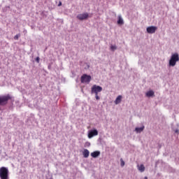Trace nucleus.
<instances>
[{
	"label": "nucleus",
	"instance_id": "nucleus-1",
	"mask_svg": "<svg viewBox=\"0 0 179 179\" xmlns=\"http://www.w3.org/2000/svg\"><path fill=\"white\" fill-rule=\"evenodd\" d=\"M179 62V55L177 52H175L171 55V59L169 62V66L170 67H174L177 62Z\"/></svg>",
	"mask_w": 179,
	"mask_h": 179
},
{
	"label": "nucleus",
	"instance_id": "nucleus-2",
	"mask_svg": "<svg viewBox=\"0 0 179 179\" xmlns=\"http://www.w3.org/2000/svg\"><path fill=\"white\" fill-rule=\"evenodd\" d=\"M0 179H10L8 167L2 166L0 168Z\"/></svg>",
	"mask_w": 179,
	"mask_h": 179
},
{
	"label": "nucleus",
	"instance_id": "nucleus-3",
	"mask_svg": "<svg viewBox=\"0 0 179 179\" xmlns=\"http://www.w3.org/2000/svg\"><path fill=\"white\" fill-rule=\"evenodd\" d=\"M11 99V96L10 94L4 95V96H0V106H6L8 100Z\"/></svg>",
	"mask_w": 179,
	"mask_h": 179
},
{
	"label": "nucleus",
	"instance_id": "nucleus-4",
	"mask_svg": "<svg viewBox=\"0 0 179 179\" xmlns=\"http://www.w3.org/2000/svg\"><path fill=\"white\" fill-rule=\"evenodd\" d=\"M103 91V87H100L99 85H94L91 88V94L97 95L99 93Z\"/></svg>",
	"mask_w": 179,
	"mask_h": 179
},
{
	"label": "nucleus",
	"instance_id": "nucleus-5",
	"mask_svg": "<svg viewBox=\"0 0 179 179\" xmlns=\"http://www.w3.org/2000/svg\"><path fill=\"white\" fill-rule=\"evenodd\" d=\"M92 80V76H88L87 74H83L81 76V83H90V81Z\"/></svg>",
	"mask_w": 179,
	"mask_h": 179
},
{
	"label": "nucleus",
	"instance_id": "nucleus-6",
	"mask_svg": "<svg viewBox=\"0 0 179 179\" xmlns=\"http://www.w3.org/2000/svg\"><path fill=\"white\" fill-rule=\"evenodd\" d=\"M98 135H99V131L94 129L88 131L87 136H88V138L92 139L93 137L97 136Z\"/></svg>",
	"mask_w": 179,
	"mask_h": 179
},
{
	"label": "nucleus",
	"instance_id": "nucleus-7",
	"mask_svg": "<svg viewBox=\"0 0 179 179\" xmlns=\"http://www.w3.org/2000/svg\"><path fill=\"white\" fill-rule=\"evenodd\" d=\"M88 17H89L88 13H84L82 14H78L77 15V19H78V20H86V19H88Z\"/></svg>",
	"mask_w": 179,
	"mask_h": 179
},
{
	"label": "nucleus",
	"instance_id": "nucleus-8",
	"mask_svg": "<svg viewBox=\"0 0 179 179\" xmlns=\"http://www.w3.org/2000/svg\"><path fill=\"white\" fill-rule=\"evenodd\" d=\"M157 30V27L150 26L147 27V32L149 33V34H153L154 33H156Z\"/></svg>",
	"mask_w": 179,
	"mask_h": 179
},
{
	"label": "nucleus",
	"instance_id": "nucleus-9",
	"mask_svg": "<svg viewBox=\"0 0 179 179\" xmlns=\"http://www.w3.org/2000/svg\"><path fill=\"white\" fill-rule=\"evenodd\" d=\"M122 101V96L119 95V96H117V97L116 98V99L115 101V104L118 105V104L121 103Z\"/></svg>",
	"mask_w": 179,
	"mask_h": 179
},
{
	"label": "nucleus",
	"instance_id": "nucleus-10",
	"mask_svg": "<svg viewBox=\"0 0 179 179\" xmlns=\"http://www.w3.org/2000/svg\"><path fill=\"white\" fill-rule=\"evenodd\" d=\"M143 130H145V126L135 128V131L136 132V134H141L143 131Z\"/></svg>",
	"mask_w": 179,
	"mask_h": 179
},
{
	"label": "nucleus",
	"instance_id": "nucleus-11",
	"mask_svg": "<svg viewBox=\"0 0 179 179\" xmlns=\"http://www.w3.org/2000/svg\"><path fill=\"white\" fill-rule=\"evenodd\" d=\"M90 155V152L87 149H85L83 152V155L84 158H88L89 155Z\"/></svg>",
	"mask_w": 179,
	"mask_h": 179
},
{
	"label": "nucleus",
	"instance_id": "nucleus-12",
	"mask_svg": "<svg viewBox=\"0 0 179 179\" xmlns=\"http://www.w3.org/2000/svg\"><path fill=\"white\" fill-rule=\"evenodd\" d=\"M100 156V151H94L91 153V157L92 158H97Z\"/></svg>",
	"mask_w": 179,
	"mask_h": 179
},
{
	"label": "nucleus",
	"instance_id": "nucleus-13",
	"mask_svg": "<svg viewBox=\"0 0 179 179\" xmlns=\"http://www.w3.org/2000/svg\"><path fill=\"white\" fill-rule=\"evenodd\" d=\"M145 95L148 98L153 97L155 96V92L153 90H150L146 92Z\"/></svg>",
	"mask_w": 179,
	"mask_h": 179
},
{
	"label": "nucleus",
	"instance_id": "nucleus-14",
	"mask_svg": "<svg viewBox=\"0 0 179 179\" xmlns=\"http://www.w3.org/2000/svg\"><path fill=\"white\" fill-rule=\"evenodd\" d=\"M118 49V46H117V45L114 44H111L110 46V50L113 52H115Z\"/></svg>",
	"mask_w": 179,
	"mask_h": 179
},
{
	"label": "nucleus",
	"instance_id": "nucleus-15",
	"mask_svg": "<svg viewBox=\"0 0 179 179\" xmlns=\"http://www.w3.org/2000/svg\"><path fill=\"white\" fill-rule=\"evenodd\" d=\"M137 167H138V170L141 173L145 172V166L143 164L138 165Z\"/></svg>",
	"mask_w": 179,
	"mask_h": 179
},
{
	"label": "nucleus",
	"instance_id": "nucleus-16",
	"mask_svg": "<svg viewBox=\"0 0 179 179\" xmlns=\"http://www.w3.org/2000/svg\"><path fill=\"white\" fill-rule=\"evenodd\" d=\"M117 24H124V19L121 15H118Z\"/></svg>",
	"mask_w": 179,
	"mask_h": 179
},
{
	"label": "nucleus",
	"instance_id": "nucleus-17",
	"mask_svg": "<svg viewBox=\"0 0 179 179\" xmlns=\"http://www.w3.org/2000/svg\"><path fill=\"white\" fill-rule=\"evenodd\" d=\"M120 165L122 167H124L125 166V162L122 159H120Z\"/></svg>",
	"mask_w": 179,
	"mask_h": 179
},
{
	"label": "nucleus",
	"instance_id": "nucleus-18",
	"mask_svg": "<svg viewBox=\"0 0 179 179\" xmlns=\"http://www.w3.org/2000/svg\"><path fill=\"white\" fill-rule=\"evenodd\" d=\"M19 37H21V34H17L14 36V40H19Z\"/></svg>",
	"mask_w": 179,
	"mask_h": 179
},
{
	"label": "nucleus",
	"instance_id": "nucleus-19",
	"mask_svg": "<svg viewBox=\"0 0 179 179\" xmlns=\"http://www.w3.org/2000/svg\"><path fill=\"white\" fill-rule=\"evenodd\" d=\"M95 99L97 101L100 100V96H99V94H95Z\"/></svg>",
	"mask_w": 179,
	"mask_h": 179
},
{
	"label": "nucleus",
	"instance_id": "nucleus-20",
	"mask_svg": "<svg viewBox=\"0 0 179 179\" xmlns=\"http://www.w3.org/2000/svg\"><path fill=\"white\" fill-rule=\"evenodd\" d=\"M36 62L38 64L40 63V57H37L36 58Z\"/></svg>",
	"mask_w": 179,
	"mask_h": 179
},
{
	"label": "nucleus",
	"instance_id": "nucleus-21",
	"mask_svg": "<svg viewBox=\"0 0 179 179\" xmlns=\"http://www.w3.org/2000/svg\"><path fill=\"white\" fill-rule=\"evenodd\" d=\"M85 145L89 147V146H90V143L86 142Z\"/></svg>",
	"mask_w": 179,
	"mask_h": 179
},
{
	"label": "nucleus",
	"instance_id": "nucleus-22",
	"mask_svg": "<svg viewBox=\"0 0 179 179\" xmlns=\"http://www.w3.org/2000/svg\"><path fill=\"white\" fill-rule=\"evenodd\" d=\"M62 1H59V4H58V6H62Z\"/></svg>",
	"mask_w": 179,
	"mask_h": 179
},
{
	"label": "nucleus",
	"instance_id": "nucleus-23",
	"mask_svg": "<svg viewBox=\"0 0 179 179\" xmlns=\"http://www.w3.org/2000/svg\"><path fill=\"white\" fill-rule=\"evenodd\" d=\"M175 133H178V129H176V131H175Z\"/></svg>",
	"mask_w": 179,
	"mask_h": 179
},
{
	"label": "nucleus",
	"instance_id": "nucleus-24",
	"mask_svg": "<svg viewBox=\"0 0 179 179\" xmlns=\"http://www.w3.org/2000/svg\"><path fill=\"white\" fill-rule=\"evenodd\" d=\"M24 33H27V31H24Z\"/></svg>",
	"mask_w": 179,
	"mask_h": 179
},
{
	"label": "nucleus",
	"instance_id": "nucleus-25",
	"mask_svg": "<svg viewBox=\"0 0 179 179\" xmlns=\"http://www.w3.org/2000/svg\"><path fill=\"white\" fill-rule=\"evenodd\" d=\"M144 179H148V178L145 176V177L144 178Z\"/></svg>",
	"mask_w": 179,
	"mask_h": 179
}]
</instances>
